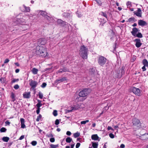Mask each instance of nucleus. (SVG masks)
Wrapping results in <instances>:
<instances>
[{
  "label": "nucleus",
  "mask_w": 148,
  "mask_h": 148,
  "mask_svg": "<svg viewBox=\"0 0 148 148\" xmlns=\"http://www.w3.org/2000/svg\"><path fill=\"white\" fill-rule=\"evenodd\" d=\"M88 89H85L80 91L79 94V97L78 98V100L80 101H83L86 98L87 95L89 93Z\"/></svg>",
  "instance_id": "1"
},
{
  "label": "nucleus",
  "mask_w": 148,
  "mask_h": 148,
  "mask_svg": "<svg viewBox=\"0 0 148 148\" xmlns=\"http://www.w3.org/2000/svg\"><path fill=\"white\" fill-rule=\"evenodd\" d=\"M88 49L84 45L81 46L80 47L79 54L84 59L87 58Z\"/></svg>",
  "instance_id": "2"
},
{
  "label": "nucleus",
  "mask_w": 148,
  "mask_h": 148,
  "mask_svg": "<svg viewBox=\"0 0 148 148\" xmlns=\"http://www.w3.org/2000/svg\"><path fill=\"white\" fill-rule=\"evenodd\" d=\"M46 50L45 47H43V46L37 47L36 49V53L38 55L41 54L42 55L44 52H45Z\"/></svg>",
  "instance_id": "3"
},
{
  "label": "nucleus",
  "mask_w": 148,
  "mask_h": 148,
  "mask_svg": "<svg viewBox=\"0 0 148 148\" xmlns=\"http://www.w3.org/2000/svg\"><path fill=\"white\" fill-rule=\"evenodd\" d=\"M25 18V17H23L22 18L18 19L15 22L16 24L22 25H26L27 21Z\"/></svg>",
  "instance_id": "4"
},
{
  "label": "nucleus",
  "mask_w": 148,
  "mask_h": 148,
  "mask_svg": "<svg viewBox=\"0 0 148 148\" xmlns=\"http://www.w3.org/2000/svg\"><path fill=\"white\" fill-rule=\"evenodd\" d=\"M132 123L133 125L135 126H137L138 128H140L141 126V123L140 121L136 118H134L132 119Z\"/></svg>",
  "instance_id": "5"
},
{
  "label": "nucleus",
  "mask_w": 148,
  "mask_h": 148,
  "mask_svg": "<svg viewBox=\"0 0 148 148\" xmlns=\"http://www.w3.org/2000/svg\"><path fill=\"white\" fill-rule=\"evenodd\" d=\"M106 62V59L102 56L99 57L98 59V62L101 65H103Z\"/></svg>",
  "instance_id": "6"
},
{
  "label": "nucleus",
  "mask_w": 148,
  "mask_h": 148,
  "mask_svg": "<svg viewBox=\"0 0 148 148\" xmlns=\"http://www.w3.org/2000/svg\"><path fill=\"white\" fill-rule=\"evenodd\" d=\"M132 90L133 92L136 95L139 96L140 95V92L139 89L135 87L132 88Z\"/></svg>",
  "instance_id": "7"
},
{
  "label": "nucleus",
  "mask_w": 148,
  "mask_h": 148,
  "mask_svg": "<svg viewBox=\"0 0 148 148\" xmlns=\"http://www.w3.org/2000/svg\"><path fill=\"white\" fill-rule=\"evenodd\" d=\"M134 14L136 15V16L139 17L142 16V12L140 8H138L137 10L136 11L134 12Z\"/></svg>",
  "instance_id": "8"
},
{
  "label": "nucleus",
  "mask_w": 148,
  "mask_h": 148,
  "mask_svg": "<svg viewBox=\"0 0 148 148\" xmlns=\"http://www.w3.org/2000/svg\"><path fill=\"white\" fill-rule=\"evenodd\" d=\"M38 83L36 81L33 80H32L29 84L31 86L32 88L34 89L37 85Z\"/></svg>",
  "instance_id": "9"
},
{
  "label": "nucleus",
  "mask_w": 148,
  "mask_h": 148,
  "mask_svg": "<svg viewBox=\"0 0 148 148\" xmlns=\"http://www.w3.org/2000/svg\"><path fill=\"white\" fill-rule=\"evenodd\" d=\"M23 97L24 98H29L31 97L30 92H25L23 94Z\"/></svg>",
  "instance_id": "10"
},
{
  "label": "nucleus",
  "mask_w": 148,
  "mask_h": 148,
  "mask_svg": "<svg viewBox=\"0 0 148 148\" xmlns=\"http://www.w3.org/2000/svg\"><path fill=\"white\" fill-rule=\"evenodd\" d=\"M46 42V40L40 38L39 39L38 43L39 45H44Z\"/></svg>",
  "instance_id": "11"
},
{
  "label": "nucleus",
  "mask_w": 148,
  "mask_h": 148,
  "mask_svg": "<svg viewBox=\"0 0 148 148\" xmlns=\"http://www.w3.org/2000/svg\"><path fill=\"white\" fill-rule=\"evenodd\" d=\"M57 23L58 25L62 26L65 25L66 23V22L60 19H58L57 20Z\"/></svg>",
  "instance_id": "12"
},
{
  "label": "nucleus",
  "mask_w": 148,
  "mask_h": 148,
  "mask_svg": "<svg viewBox=\"0 0 148 148\" xmlns=\"http://www.w3.org/2000/svg\"><path fill=\"white\" fill-rule=\"evenodd\" d=\"M140 138L142 140H145L148 139V133H145L140 136Z\"/></svg>",
  "instance_id": "13"
},
{
  "label": "nucleus",
  "mask_w": 148,
  "mask_h": 148,
  "mask_svg": "<svg viewBox=\"0 0 148 148\" xmlns=\"http://www.w3.org/2000/svg\"><path fill=\"white\" fill-rule=\"evenodd\" d=\"M135 41H136L135 45L136 47L138 48L140 47L141 46L142 44L140 42V39H136L135 40Z\"/></svg>",
  "instance_id": "14"
},
{
  "label": "nucleus",
  "mask_w": 148,
  "mask_h": 148,
  "mask_svg": "<svg viewBox=\"0 0 148 148\" xmlns=\"http://www.w3.org/2000/svg\"><path fill=\"white\" fill-rule=\"evenodd\" d=\"M138 24L140 26H145L147 25L146 22L143 20H139L138 21Z\"/></svg>",
  "instance_id": "15"
},
{
  "label": "nucleus",
  "mask_w": 148,
  "mask_h": 148,
  "mask_svg": "<svg viewBox=\"0 0 148 148\" xmlns=\"http://www.w3.org/2000/svg\"><path fill=\"white\" fill-rule=\"evenodd\" d=\"M24 9H22V11L24 12H29L30 10V8L29 7H27L24 5H23Z\"/></svg>",
  "instance_id": "16"
},
{
  "label": "nucleus",
  "mask_w": 148,
  "mask_h": 148,
  "mask_svg": "<svg viewBox=\"0 0 148 148\" xmlns=\"http://www.w3.org/2000/svg\"><path fill=\"white\" fill-rule=\"evenodd\" d=\"M20 121L21 123V127L23 128H24L25 127V120L23 118H21Z\"/></svg>",
  "instance_id": "17"
},
{
  "label": "nucleus",
  "mask_w": 148,
  "mask_h": 148,
  "mask_svg": "<svg viewBox=\"0 0 148 148\" xmlns=\"http://www.w3.org/2000/svg\"><path fill=\"white\" fill-rule=\"evenodd\" d=\"M138 29L136 27H134L132 31L131 32L133 35L134 36H136V33L138 32Z\"/></svg>",
  "instance_id": "18"
},
{
  "label": "nucleus",
  "mask_w": 148,
  "mask_h": 148,
  "mask_svg": "<svg viewBox=\"0 0 148 148\" xmlns=\"http://www.w3.org/2000/svg\"><path fill=\"white\" fill-rule=\"evenodd\" d=\"M91 138L93 140H99V138L97 134H94L92 136Z\"/></svg>",
  "instance_id": "19"
},
{
  "label": "nucleus",
  "mask_w": 148,
  "mask_h": 148,
  "mask_svg": "<svg viewBox=\"0 0 148 148\" xmlns=\"http://www.w3.org/2000/svg\"><path fill=\"white\" fill-rule=\"evenodd\" d=\"M143 63L144 66L148 67V62L146 59L143 60Z\"/></svg>",
  "instance_id": "20"
},
{
  "label": "nucleus",
  "mask_w": 148,
  "mask_h": 148,
  "mask_svg": "<svg viewBox=\"0 0 148 148\" xmlns=\"http://www.w3.org/2000/svg\"><path fill=\"white\" fill-rule=\"evenodd\" d=\"M38 70L37 69L33 68L32 70L33 73L34 75L36 74L37 73Z\"/></svg>",
  "instance_id": "21"
},
{
  "label": "nucleus",
  "mask_w": 148,
  "mask_h": 148,
  "mask_svg": "<svg viewBox=\"0 0 148 148\" xmlns=\"http://www.w3.org/2000/svg\"><path fill=\"white\" fill-rule=\"evenodd\" d=\"M2 140L4 142H7L9 140V138L8 137H3Z\"/></svg>",
  "instance_id": "22"
},
{
  "label": "nucleus",
  "mask_w": 148,
  "mask_h": 148,
  "mask_svg": "<svg viewBox=\"0 0 148 148\" xmlns=\"http://www.w3.org/2000/svg\"><path fill=\"white\" fill-rule=\"evenodd\" d=\"M38 12H38V13L40 12L41 15L43 16H45L46 14V12L45 11H43L41 10L39 11H38Z\"/></svg>",
  "instance_id": "23"
},
{
  "label": "nucleus",
  "mask_w": 148,
  "mask_h": 148,
  "mask_svg": "<svg viewBox=\"0 0 148 148\" xmlns=\"http://www.w3.org/2000/svg\"><path fill=\"white\" fill-rule=\"evenodd\" d=\"M80 135V133L78 132H77L74 133L73 134L74 137L75 138L79 137Z\"/></svg>",
  "instance_id": "24"
},
{
  "label": "nucleus",
  "mask_w": 148,
  "mask_h": 148,
  "mask_svg": "<svg viewBox=\"0 0 148 148\" xmlns=\"http://www.w3.org/2000/svg\"><path fill=\"white\" fill-rule=\"evenodd\" d=\"M66 80V77H63L62 78L59 79H58L56 80L58 82V83H59L61 82H62Z\"/></svg>",
  "instance_id": "25"
},
{
  "label": "nucleus",
  "mask_w": 148,
  "mask_h": 148,
  "mask_svg": "<svg viewBox=\"0 0 148 148\" xmlns=\"http://www.w3.org/2000/svg\"><path fill=\"white\" fill-rule=\"evenodd\" d=\"M72 139L70 137H68L66 139V141L67 143H70L72 141Z\"/></svg>",
  "instance_id": "26"
},
{
  "label": "nucleus",
  "mask_w": 148,
  "mask_h": 148,
  "mask_svg": "<svg viewBox=\"0 0 148 148\" xmlns=\"http://www.w3.org/2000/svg\"><path fill=\"white\" fill-rule=\"evenodd\" d=\"M47 20H48L49 21L51 22H53V18L52 17H50L49 16H47Z\"/></svg>",
  "instance_id": "27"
},
{
  "label": "nucleus",
  "mask_w": 148,
  "mask_h": 148,
  "mask_svg": "<svg viewBox=\"0 0 148 148\" xmlns=\"http://www.w3.org/2000/svg\"><path fill=\"white\" fill-rule=\"evenodd\" d=\"M11 97L12 98V101H15V98L14 94V93H13L12 92L11 93Z\"/></svg>",
  "instance_id": "28"
},
{
  "label": "nucleus",
  "mask_w": 148,
  "mask_h": 148,
  "mask_svg": "<svg viewBox=\"0 0 148 148\" xmlns=\"http://www.w3.org/2000/svg\"><path fill=\"white\" fill-rule=\"evenodd\" d=\"M50 146L51 148H56L58 147V145H54L51 144L50 145Z\"/></svg>",
  "instance_id": "29"
},
{
  "label": "nucleus",
  "mask_w": 148,
  "mask_h": 148,
  "mask_svg": "<svg viewBox=\"0 0 148 148\" xmlns=\"http://www.w3.org/2000/svg\"><path fill=\"white\" fill-rule=\"evenodd\" d=\"M92 146L93 148H97L98 144L97 143H93Z\"/></svg>",
  "instance_id": "30"
},
{
  "label": "nucleus",
  "mask_w": 148,
  "mask_h": 148,
  "mask_svg": "<svg viewBox=\"0 0 148 148\" xmlns=\"http://www.w3.org/2000/svg\"><path fill=\"white\" fill-rule=\"evenodd\" d=\"M38 103L36 105V106L38 108L40 109V107L42 105V103L40 102L39 100H38Z\"/></svg>",
  "instance_id": "31"
},
{
  "label": "nucleus",
  "mask_w": 148,
  "mask_h": 148,
  "mask_svg": "<svg viewBox=\"0 0 148 148\" xmlns=\"http://www.w3.org/2000/svg\"><path fill=\"white\" fill-rule=\"evenodd\" d=\"M118 125L119 126V128L120 129H123L124 127V125L123 124H120L118 123Z\"/></svg>",
  "instance_id": "32"
},
{
  "label": "nucleus",
  "mask_w": 148,
  "mask_h": 148,
  "mask_svg": "<svg viewBox=\"0 0 148 148\" xmlns=\"http://www.w3.org/2000/svg\"><path fill=\"white\" fill-rule=\"evenodd\" d=\"M126 5L128 8H130L132 6L131 3L130 2H127L126 3Z\"/></svg>",
  "instance_id": "33"
},
{
  "label": "nucleus",
  "mask_w": 148,
  "mask_h": 148,
  "mask_svg": "<svg viewBox=\"0 0 148 148\" xmlns=\"http://www.w3.org/2000/svg\"><path fill=\"white\" fill-rule=\"evenodd\" d=\"M114 128V130H116V132H118V128H119V126L118 125L114 126H113Z\"/></svg>",
  "instance_id": "34"
},
{
  "label": "nucleus",
  "mask_w": 148,
  "mask_h": 148,
  "mask_svg": "<svg viewBox=\"0 0 148 148\" xmlns=\"http://www.w3.org/2000/svg\"><path fill=\"white\" fill-rule=\"evenodd\" d=\"M100 14L102 16H103L105 17L106 18H107V14H106V13L103 12H101L100 13Z\"/></svg>",
  "instance_id": "35"
},
{
  "label": "nucleus",
  "mask_w": 148,
  "mask_h": 148,
  "mask_svg": "<svg viewBox=\"0 0 148 148\" xmlns=\"http://www.w3.org/2000/svg\"><path fill=\"white\" fill-rule=\"evenodd\" d=\"M135 36L141 38L143 36L142 34L141 33H138V34H136V36Z\"/></svg>",
  "instance_id": "36"
},
{
  "label": "nucleus",
  "mask_w": 148,
  "mask_h": 148,
  "mask_svg": "<svg viewBox=\"0 0 148 148\" xmlns=\"http://www.w3.org/2000/svg\"><path fill=\"white\" fill-rule=\"evenodd\" d=\"M38 95L40 99H42L43 97V94L40 92H39Z\"/></svg>",
  "instance_id": "37"
},
{
  "label": "nucleus",
  "mask_w": 148,
  "mask_h": 148,
  "mask_svg": "<svg viewBox=\"0 0 148 148\" xmlns=\"http://www.w3.org/2000/svg\"><path fill=\"white\" fill-rule=\"evenodd\" d=\"M89 122V120H86V121H82L81 122V124H86L87 123H88Z\"/></svg>",
  "instance_id": "38"
},
{
  "label": "nucleus",
  "mask_w": 148,
  "mask_h": 148,
  "mask_svg": "<svg viewBox=\"0 0 148 148\" xmlns=\"http://www.w3.org/2000/svg\"><path fill=\"white\" fill-rule=\"evenodd\" d=\"M6 129L4 127H2L0 129V131L2 132H5L6 131Z\"/></svg>",
  "instance_id": "39"
},
{
  "label": "nucleus",
  "mask_w": 148,
  "mask_h": 148,
  "mask_svg": "<svg viewBox=\"0 0 148 148\" xmlns=\"http://www.w3.org/2000/svg\"><path fill=\"white\" fill-rule=\"evenodd\" d=\"M53 114L54 116H56L58 115L57 111L56 110H54Z\"/></svg>",
  "instance_id": "40"
},
{
  "label": "nucleus",
  "mask_w": 148,
  "mask_h": 148,
  "mask_svg": "<svg viewBox=\"0 0 148 148\" xmlns=\"http://www.w3.org/2000/svg\"><path fill=\"white\" fill-rule=\"evenodd\" d=\"M37 142L36 141H33L31 142L32 145L33 146H35L36 145Z\"/></svg>",
  "instance_id": "41"
},
{
  "label": "nucleus",
  "mask_w": 148,
  "mask_h": 148,
  "mask_svg": "<svg viewBox=\"0 0 148 148\" xmlns=\"http://www.w3.org/2000/svg\"><path fill=\"white\" fill-rule=\"evenodd\" d=\"M75 144H72L71 145V148H74V147ZM66 148H70V147L69 146H66Z\"/></svg>",
  "instance_id": "42"
},
{
  "label": "nucleus",
  "mask_w": 148,
  "mask_h": 148,
  "mask_svg": "<svg viewBox=\"0 0 148 148\" xmlns=\"http://www.w3.org/2000/svg\"><path fill=\"white\" fill-rule=\"evenodd\" d=\"M41 115L40 114L37 117L36 121H39L41 117Z\"/></svg>",
  "instance_id": "43"
},
{
  "label": "nucleus",
  "mask_w": 148,
  "mask_h": 148,
  "mask_svg": "<svg viewBox=\"0 0 148 148\" xmlns=\"http://www.w3.org/2000/svg\"><path fill=\"white\" fill-rule=\"evenodd\" d=\"M50 141L51 143L54 142L55 141L54 138L53 137L50 138Z\"/></svg>",
  "instance_id": "44"
},
{
  "label": "nucleus",
  "mask_w": 148,
  "mask_h": 148,
  "mask_svg": "<svg viewBox=\"0 0 148 148\" xmlns=\"http://www.w3.org/2000/svg\"><path fill=\"white\" fill-rule=\"evenodd\" d=\"M109 136L110 137V138H114V136L113 134L112 133H110L109 134Z\"/></svg>",
  "instance_id": "45"
},
{
  "label": "nucleus",
  "mask_w": 148,
  "mask_h": 148,
  "mask_svg": "<svg viewBox=\"0 0 148 148\" xmlns=\"http://www.w3.org/2000/svg\"><path fill=\"white\" fill-rule=\"evenodd\" d=\"M62 69V71L64 72L68 71V70L66 68L64 67Z\"/></svg>",
  "instance_id": "46"
},
{
  "label": "nucleus",
  "mask_w": 148,
  "mask_h": 148,
  "mask_svg": "<svg viewBox=\"0 0 148 148\" xmlns=\"http://www.w3.org/2000/svg\"><path fill=\"white\" fill-rule=\"evenodd\" d=\"M62 69V71L64 72L68 71V70L66 68L64 67Z\"/></svg>",
  "instance_id": "47"
},
{
  "label": "nucleus",
  "mask_w": 148,
  "mask_h": 148,
  "mask_svg": "<svg viewBox=\"0 0 148 148\" xmlns=\"http://www.w3.org/2000/svg\"><path fill=\"white\" fill-rule=\"evenodd\" d=\"M0 81L2 83H4L5 81V79L3 78H1L0 79Z\"/></svg>",
  "instance_id": "48"
},
{
  "label": "nucleus",
  "mask_w": 148,
  "mask_h": 148,
  "mask_svg": "<svg viewBox=\"0 0 148 148\" xmlns=\"http://www.w3.org/2000/svg\"><path fill=\"white\" fill-rule=\"evenodd\" d=\"M107 129L108 130H111L112 131H114V130L111 127L108 126L107 127Z\"/></svg>",
  "instance_id": "49"
},
{
  "label": "nucleus",
  "mask_w": 148,
  "mask_h": 148,
  "mask_svg": "<svg viewBox=\"0 0 148 148\" xmlns=\"http://www.w3.org/2000/svg\"><path fill=\"white\" fill-rule=\"evenodd\" d=\"M46 85V83H43L42 84L41 86L42 88H45Z\"/></svg>",
  "instance_id": "50"
},
{
  "label": "nucleus",
  "mask_w": 148,
  "mask_h": 148,
  "mask_svg": "<svg viewBox=\"0 0 148 148\" xmlns=\"http://www.w3.org/2000/svg\"><path fill=\"white\" fill-rule=\"evenodd\" d=\"M59 123V120L57 119H56L55 122V124L56 125H58Z\"/></svg>",
  "instance_id": "51"
},
{
  "label": "nucleus",
  "mask_w": 148,
  "mask_h": 148,
  "mask_svg": "<svg viewBox=\"0 0 148 148\" xmlns=\"http://www.w3.org/2000/svg\"><path fill=\"white\" fill-rule=\"evenodd\" d=\"M14 89H17L19 88V86L17 84L16 85L14 86Z\"/></svg>",
  "instance_id": "52"
},
{
  "label": "nucleus",
  "mask_w": 148,
  "mask_h": 148,
  "mask_svg": "<svg viewBox=\"0 0 148 148\" xmlns=\"http://www.w3.org/2000/svg\"><path fill=\"white\" fill-rule=\"evenodd\" d=\"M9 60L8 59H6L5 60V61L4 62V64H6L8 63L9 62Z\"/></svg>",
  "instance_id": "53"
},
{
  "label": "nucleus",
  "mask_w": 148,
  "mask_h": 148,
  "mask_svg": "<svg viewBox=\"0 0 148 148\" xmlns=\"http://www.w3.org/2000/svg\"><path fill=\"white\" fill-rule=\"evenodd\" d=\"M18 80H19V79H13L12 80V83H14L18 81Z\"/></svg>",
  "instance_id": "54"
},
{
  "label": "nucleus",
  "mask_w": 148,
  "mask_h": 148,
  "mask_svg": "<svg viewBox=\"0 0 148 148\" xmlns=\"http://www.w3.org/2000/svg\"><path fill=\"white\" fill-rule=\"evenodd\" d=\"M80 143H78L76 144V148H78L79 146H80Z\"/></svg>",
  "instance_id": "55"
},
{
  "label": "nucleus",
  "mask_w": 148,
  "mask_h": 148,
  "mask_svg": "<svg viewBox=\"0 0 148 148\" xmlns=\"http://www.w3.org/2000/svg\"><path fill=\"white\" fill-rule=\"evenodd\" d=\"M5 123L6 124V125H9L10 124V122L8 121H6L5 122Z\"/></svg>",
  "instance_id": "56"
},
{
  "label": "nucleus",
  "mask_w": 148,
  "mask_h": 148,
  "mask_svg": "<svg viewBox=\"0 0 148 148\" xmlns=\"http://www.w3.org/2000/svg\"><path fill=\"white\" fill-rule=\"evenodd\" d=\"M71 132L69 131H67L66 132V134L67 135L70 136V135H71Z\"/></svg>",
  "instance_id": "57"
},
{
  "label": "nucleus",
  "mask_w": 148,
  "mask_h": 148,
  "mask_svg": "<svg viewBox=\"0 0 148 148\" xmlns=\"http://www.w3.org/2000/svg\"><path fill=\"white\" fill-rule=\"evenodd\" d=\"M24 137H25L24 135H22L20 137V138H19V140H22L23 139V138H24Z\"/></svg>",
  "instance_id": "58"
},
{
  "label": "nucleus",
  "mask_w": 148,
  "mask_h": 148,
  "mask_svg": "<svg viewBox=\"0 0 148 148\" xmlns=\"http://www.w3.org/2000/svg\"><path fill=\"white\" fill-rule=\"evenodd\" d=\"M58 73H62L64 72L62 71V69H61L59 70L58 72Z\"/></svg>",
  "instance_id": "59"
},
{
  "label": "nucleus",
  "mask_w": 148,
  "mask_h": 148,
  "mask_svg": "<svg viewBox=\"0 0 148 148\" xmlns=\"http://www.w3.org/2000/svg\"><path fill=\"white\" fill-rule=\"evenodd\" d=\"M145 66H144L142 67V69L143 70V71H145L146 70V69L145 68Z\"/></svg>",
  "instance_id": "60"
},
{
  "label": "nucleus",
  "mask_w": 148,
  "mask_h": 148,
  "mask_svg": "<svg viewBox=\"0 0 148 148\" xmlns=\"http://www.w3.org/2000/svg\"><path fill=\"white\" fill-rule=\"evenodd\" d=\"M133 19H134L133 18H130L128 20V22H130V21H132L133 20Z\"/></svg>",
  "instance_id": "61"
},
{
  "label": "nucleus",
  "mask_w": 148,
  "mask_h": 148,
  "mask_svg": "<svg viewBox=\"0 0 148 148\" xmlns=\"http://www.w3.org/2000/svg\"><path fill=\"white\" fill-rule=\"evenodd\" d=\"M40 112V109L38 108L36 110V113L37 114H38Z\"/></svg>",
  "instance_id": "62"
},
{
  "label": "nucleus",
  "mask_w": 148,
  "mask_h": 148,
  "mask_svg": "<svg viewBox=\"0 0 148 148\" xmlns=\"http://www.w3.org/2000/svg\"><path fill=\"white\" fill-rule=\"evenodd\" d=\"M107 143H106L104 145H103V148H107V146L106 145V144Z\"/></svg>",
  "instance_id": "63"
},
{
  "label": "nucleus",
  "mask_w": 148,
  "mask_h": 148,
  "mask_svg": "<svg viewBox=\"0 0 148 148\" xmlns=\"http://www.w3.org/2000/svg\"><path fill=\"white\" fill-rule=\"evenodd\" d=\"M97 2L99 4H100V1L99 0H96Z\"/></svg>",
  "instance_id": "64"
}]
</instances>
